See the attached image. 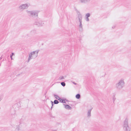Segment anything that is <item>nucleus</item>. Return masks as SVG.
Returning a JSON list of instances; mask_svg holds the SVG:
<instances>
[{"mask_svg":"<svg viewBox=\"0 0 131 131\" xmlns=\"http://www.w3.org/2000/svg\"><path fill=\"white\" fill-rule=\"evenodd\" d=\"M39 51V50H37L30 53L29 54L27 62H29L30 60L32 59H34L36 58L38 56Z\"/></svg>","mask_w":131,"mask_h":131,"instance_id":"obj_1","label":"nucleus"},{"mask_svg":"<svg viewBox=\"0 0 131 131\" xmlns=\"http://www.w3.org/2000/svg\"><path fill=\"white\" fill-rule=\"evenodd\" d=\"M82 15L80 13L78 14V15L77 18V19H78L79 23L78 30L82 32L83 30V26L82 24Z\"/></svg>","mask_w":131,"mask_h":131,"instance_id":"obj_2","label":"nucleus"},{"mask_svg":"<svg viewBox=\"0 0 131 131\" xmlns=\"http://www.w3.org/2000/svg\"><path fill=\"white\" fill-rule=\"evenodd\" d=\"M26 12L29 16L33 18L37 17L39 13V11L37 10L29 11L27 10Z\"/></svg>","mask_w":131,"mask_h":131,"instance_id":"obj_3","label":"nucleus"},{"mask_svg":"<svg viewBox=\"0 0 131 131\" xmlns=\"http://www.w3.org/2000/svg\"><path fill=\"white\" fill-rule=\"evenodd\" d=\"M124 80L123 79H121L119 80L118 82L116 84V87L117 90H121L124 87Z\"/></svg>","mask_w":131,"mask_h":131,"instance_id":"obj_4","label":"nucleus"},{"mask_svg":"<svg viewBox=\"0 0 131 131\" xmlns=\"http://www.w3.org/2000/svg\"><path fill=\"white\" fill-rule=\"evenodd\" d=\"M123 129L124 131H130V129L128 125V119L127 118L125 120L123 126Z\"/></svg>","mask_w":131,"mask_h":131,"instance_id":"obj_5","label":"nucleus"},{"mask_svg":"<svg viewBox=\"0 0 131 131\" xmlns=\"http://www.w3.org/2000/svg\"><path fill=\"white\" fill-rule=\"evenodd\" d=\"M28 7V5L26 4H22L19 7V9L22 11L25 9H27Z\"/></svg>","mask_w":131,"mask_h":131,"instance_id":"obj_6","label":"nucleus"},{"mask_svg":"<svg viewBox=\"0 0 131 131\" xmlns=\"http://www.w3.org/2000/svg\"><path fill=\"white\" fill-rule=\"evenodd\" d=\"M35 24L39 26H41L44 24V23L41 20H39L35 22Z\"/></svg>","mask_w":131,"mask_h":131,"instance_id":"obj_7","label":"nucleus"},{"mask_svg":"<svg viewBox=\"0 0 131 131\" xmlns=\"http://www.w3.org/2000/svg\"><path fill=\"white\" fill-rule=\"evenodd\" d=\"M90 0H79V3H80L85 4L89 3Z\"/></svg>","mask_w":131,"mask_h":131,"instance_id":"obj_8","label":"nucleus"},{"mask_svg":"<svg viewBox=\"0 0 131 131\" xmlns=\"http://www.w3.org/2000/svg\"><path fill=\"white\" fill-rule=\"evenodd\" d=\"M90 14L89 13L86 14L85 15V20L87 21H89V17H90Z\"/></svg>","mask_w":131,"mask_h":131,"instance_id":"obj_9","label":"nucleus"},{"mask_svg":"<svg viewBox=\"0 0 131 131\" xmlns=\"http://www.w3.org/2000/svg\"><path fill=\"white\" fill-rule=\"evenodd\" d=\"M92 109V108L91 107L90 109L88 110L87 113V116L88 117H90L91 116V111Z\"/></svg>","mask_w":131,"mask_h":131,"instance_id":"obj_10","label":"nucleus"},{"mask_svg":"<svg viewBox=\"0 0 131 131\" xmlns=\"http://www.w3.org/2000/svg\"><path fill=\"white\" fill-rule=\"evenodd\" d=\"M65 108L68 110H71L72 108L69 105H64Z\"/></svg>","mask_w":131,"mask_h":131,"instance_id":"obj_11","label":"nucleus"},{"mask_svg":"<svg viewBox=\"0 0 131 131\" xmlns=\"http://www.w3.org/2000/svg\"><path fill=\"white\" fill-rule=\"evenodd\" d=\"M53 95H54V97H55V98L56 99L58 100H59L60 99V98L59 96H58V95L55 94H54Z\"/></svg>","mask_w":131,"mask_h":131,"instance_id":"obj_12","label":"nucleus"},{"mask_svg":"<svg viewBox=\"0 0 131 131\" xmlns=\"http://www.w3.org/2000/svg\"><path fill=\"white\" fill-rule=\"evenodd\" d=\"M65 100H66L62 99L60 98L59 100V101L60 102H62V103H66V101H65Z\"/></svg>","mask_w":131,"mask_h":131,"instance_id":"obj_13","label":"nucleus"},{"mask_svg":"<svg viewBox=\"0 0 131 131\" xmlns=\"http://www.w3.org/2000/svg\"><path fill=\"white\" fill-rule=\"evenodd\" d=\"M21 130L19 127L17 126L15 129V131H21Z\"/></svg>","mask_w":131,"mask_h":131,"instance_id":"obj_14","label":"nucleus"},{"mask_svg":"<svg viewBox=\"0 0 131 131\" xmlns=\"http://www.w3.org/2000/svg\"><path fill=\"white\" fill-rule=\"evenodd\" d=\"M75 97L77 99H79L80 97V95L79 94H78L76 95Z\"/></svg>","mask_w":131,"mask_h":131,"instance_id":"obj_15","label":"nucleus"},{"mask_svg":"<svg viewBox=\"0 0 131 131\" xmlns=\"http://www.w3.org/2000/svg\"><path fill=\"white\" fill-rule=\"evenodd\" d=\"M59 103V101L57 100H55L54 101V103L55 104H58Z\"/></svg>","mask_w":131,"mask_h":131,"instance_id":"obj_16","label":"nucleus"},{"mask_svg":"<svg viewBox=\"0 0 131 131\" xmlns=\"http://www.w3.org/2000/svg\"><path fill=\"white\" fill-rule=\"evenodd\" d=\"M61 84L63 86H64L66 85V84L64 82H61Z\"/></svg>","mask_w":131,"mask_h":131,"instance_id":"obj_17","label":"nucleus"},{"mask_svg":"<svg viewBox=\"0 0 131 131\" xmlns=\"http://www.w3.org/2000/svg\"><path fill=\"white\" fill-rule=\"evenodd\" d=\"M14 55V53H12L10 55V57L11 58V60L13 59V58L12 57V56Z\"/></svg>","mask_w":131,"mask_h":131,"instance_id":"obj_18","label":"nucleus"},{"mask_svg":"<svg viewBox=\"0 0 131 131\" xmlns=\"http://www.w3.org/2000/svg\"><path fill=\"white\" fill-rule=\"evenodd\" d=\"M64 78V77L63 76H62L59 77V79L60 80L63 79Z\"/></svg>","mask_w":131,"mask_h":131,"instance_id":"obj_19","label":"nucleus"},{"mask_svg":"<svg viewBox=\"0 0 131 131\" xmlns=\"http://www.w3.org/2000/svg\"><path fill=\"white\" fill-rule=\"evenodd\" d=\"M115 27H116V25H114L112 26V28L113 29H114V28H115Z\"/></svg>","mask_w":131,"mask_h":131,"instance_id":"obj_20","label":"nucleus"},{"mask_svg":"<svg viewBox=\"0 0 131 131\" xmlns=\"http://www.w3.org/2000/svg\"><path fill=\"white\" fill-rule=\"evenodd\" d=\"M51 103H52V106L51 107V108H52V106H53V102H52V101H51Z\"/></svg>","mask_w":131,"mask_h":131,"instance_id":"obj_21","label":"nucleus"},{"mask_svg":"<svg viewBox=\"0 0 131 131\" xmlns=\"http://www.w3.org/2000/svg\"><path fill=\"white\" fill-rule=\"evenodd\" d=\"M72 83L75 85H76L77 84L76 83H75L74 82H72Z\"/></svg>","mask_w":131,"mask_h":131,"instance_id":"obj_22","label":"nucleus"},{"mask_svg":"<svg viewBox=\"0 0 131 131\" xmlns=\"http://www.w3.org/2000/svg\"><path fill=\"white\" fill-rule=\"evenodd\" d=\"M1 97H0V101H1Z\"/></svg>","mask_w":131,"mask_h":131,"instance_id":"obj_23","label":"nucleus"},{"mask_svg":"<svg viewBox=\"0 0 131 131\" xmlns=\"http://www.w3.org/2000/svg\"><path fill=\"white\" fill-rule=\"evenodd\" d=\"M15 105H15L17 106V104H16V105Z\"/></svg>","mask_w":131,"mask_h":131,"instance_id":"obj_24","label":"nucleus"},{"mask_svg":"<svg viewBox=\"0 0 131 131\" xmlns=\"http://www.w3.org/2000/svg\"><path fill=\"white\" fill-rule=\"evenodd\" d=\"M104 75H104L103 77H104Z\"/></svg>","mask_w":131,"mask_h":131,"instance_id":"obj_25","label":"nucleus"}]
</instances>
